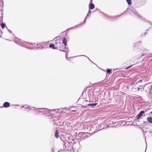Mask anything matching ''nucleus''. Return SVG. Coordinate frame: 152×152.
Here are the masks:
<instances>
[{
    "instance_id": "31",
    "label": "nucleus",
    "mask_w": 152,
    "mask_h": 152,
    "mask_svg": "<svg viewBox=\"0 0 152 152\" xmlns=\"http://www.w3.org/2000/svg\"><path fill=\"white\" fill-rule=\"evenodd\" d=\"M146 56V54H143L141 56L142 57V56Z\"/></svg>"
},
{
    "instance_id": "35",
    "label": "nucleus",
    "mask_w": 152,
    "mask_h": 152,
    "mask_svg": "<svg viewBox=\"0 0 152 152\" xmlns=\"http://www.w3.org/2000/svg\"><path fill=\"white\" fill-rule=\"evenodd\" d=\"M29 44L30 45H33V43H29Z\"/></svg>"
},
{
    "instance_id": "3",
    "label": "nucleus",
    "mask_w": 152,
    "mask_h": 152,
    "mask_svg": "<svg viewBox=\"0 0 152 152\" xmlns=\"http://www.w3.org/2000/svg\"><path fill=\"white\" fill-rule=\"evenodd\" d=\"M39 110L38 111V113H41L44 114H46V112L49 111V109L46 108H39Z\"/></svg>"
},
{
    "instance_id": "29",
    "label": "nucleus",
    "mask_w": 152,
    "mask_h": 152,
    "mask_svg": "<svg viewBox=\"0 0 152 152\" xmlns=\"http://www.w3.org/2000/svg\"><path fill=\"white\" fill-rule=\"evenodd\" d=\"M138 42L134 44V46L135 47Z\"/></svg>"
},
{
    "instance_id": "47",
    "label": "nucleus",
    "mask_w": 152,
    "mask_h": 152,
    "mask_svg": "<svg viewBox=\"0 0 152 152\" xmlns=\"http://www.w3.org/2000/svg\"><path fill=\"white\" fill-rule=\"evenodd\" d=\"M38 113H37L36 114H38Z\"/></svg>"
},
{
    "instance_id": "24",
    "label": "nucleus",
    "mask_w": 152,
    "mask_h": 152,
    "mask_svg": "<svg viewBox=\"0 0 152 152\" xmlns=\"http://www.w3.org/2000/svg\"><path fill=\"white\" fill-rule=\"evenodd\" d=\"M44 43V42H43V43H41V44L39 43V44H38L37 45L41 46L43 45V44Z\"/></svg>"
},
{
    "instance_id": "43",
    "label": "nucleus",
    "mask_w": 152,
    "mask_h": 152,
    "mask_svg": "<svg viewBox=\"0 0 152 152\" xmlns=\"http://www.w3.org/2000/svg\"><path fill=\"white\" fill-rule=\"evenodd\" d=\"M76 143L75 142H73V144H74V143Z\"/></svg>"
},
{
    "instance_id": "4",
    "label": "nucleus",
    "mask_w": 152,
    "mask_h": 152,
    "mask_svg": "<svg viewBox=\"0 0 152 152\" xmlns=\"http://www.w3.org/2000/svg\"><path fill=\"white\" fill-rule=\"evenodd\" d=\"M145 112L143 111H141L135 117L134 120L136 121V120L140 119V117L142 116V115Z\"/></svg>"
},
{
    "instance_id": "28",
    "label": "nucleus",
    "mask_w": 152,
    "mask_h": 152,
    "mask_svg": "<svg viewBox=\"0 0 152 152\" xmlns=\"http://www.w3.org/2000/svg\"><path fill=\"white\" fill-rule=\"evenodd\" d=\"M77 26H78L77 25H76V26H75V27H71V28H69V29H72L73 28H74L75 27H77Z\"/></svg>"
},
{
    "instance_id": "11",
    "label": "nucleus",
    "mask_w": 152,
    "mask_h": 152,
    "mask_svg": "<svg viewBox=\"0 0 152 152\" xmlns=\"http://www.w3.org/2000/svg\"><path fill=\"white\" fill-rule=\"evenodd\" d=\"M147 121L151 123H152V117H148L147 118Z\"/></svg>"
},
{
    "instance_id": "20",
    "label": "nucleus",
    "mask_w": 152,
    "mask_h": 152,
    "mask_svg": "<svg viewBox=\"0 0 152 152\" xmlns=\"http://www.w3.org/2000/svg\"><path fill=\"white\" fill-rule=\"evenodd\" d=\"M91 11L90 10H89L88 11V14H87V15L86 17H87L88 16H89V15H90L91 14Z\"/></svg>"
},
{
    "instance_id": "44",
    "label": "nucleus",
    "mask_w": 152,
    "mask_h": 152,
    "mask_svg": "<svg viewBox=\"0 0 152 152\" xmlns=\"http://www.w3.org/2000/svg\"><path fill=\"white\" fill-rule=\"evenodd\" d=\"M16 106H20V105H18V104H17V105H16Z\"/></svg>"
},
{
    "instance_id": "48",
    "label": "nucleus",
    "mask_w": 152,
    "mask_h": 152,
    "mask_svg": "<svg viewBox=\"0 0 152 152\" xmlns=\"http://www.w3.org/2000/svg\"><path fill=\"white\" fill-rule=\"evenodd\" d=\"M146 137H145V140H146Z\"/></svg>"
},
{
    "instance_id": "23",
    "label": "nucleus",
    "mask_w": 152,
    "mask_h": 152,
    "mask_svg": "<svg viewBox=\"0 0 152 152\" xmlns=\"http://www.w3.org/2000/svg\"><path fill=\"white\" fill-rule=\"evenodd\" d=\"M142 80H140L138 81L136 83V84L138 83H142Z\"/></svg>"
},
{
    "instance_id": "18",
    "label": "nucleus",
    "mask_w": 152,
    "mask_h": 152,
    "mask_svg": "<svg viewBox=\"0 0 152 152\" xmlns=\"http://www.w3.org/2000/svg\"><path fill=\"white\" fill-rule=\"evenodd\" d=\"M1 25L2 28H4L5 26V24L3 23H1Z\"/></svg>"
},
{
    "instance_id": "45",
    "label": "nucleus",
    "mask_w": 152,
    "mask_h": 152,
    "mask_svg": "<svg viewBox=\"0 0 152 152\" xmlns=\"http://www.w3.org/2000/svg\"><path fill=\"white\" fill-rule=\"evenodd\" d=\"M3 107L2 106H1V107H0V108H2V107Z\"/></svg>"
},
{
    "instance_id": "34",
    "label": "nucleus",
    "mask_w": 152,
    "mask_h": 152,
    "mask_svg": "<svg viewBox=\"0 0 152 152\" xmlns=\"http://www.w3.org/2000/svg\"><path fill=\"white\" fill-rule=\"evenodd\" d=\"M140 88H139V87L137 88V89H138V91L140 90Z\"/></svg>"
},
{
    "instance_id": "5",
    "label": "nucleus",
    "mask_w": 152,
    "mask_h": 152,
    "mask_svg": "<svg viewBox=\"0 0 152 152\" xmlns=\"http://www.w3.org/2000/svg\"><path fill=\"white\" fill-rule=\"evenodd\" d=\"M143 132L144 136L145 134H146L147 136H148L149 137H150L152 136V129H151L149 131H143Z\"/></svg>"
},
{
    "instance_id": "30",
    "label": "nucleus",
    "mask_w": 152,
    "mask_h": 152,
    "mask_svg": "<svg viewBox=\"0 0 152 152\" xmlns=\"http://www.w3.org/2000/svg\"><path fill=\"white\" fill-rule=\"evenodd\" d=\"M124 12H123V13H122L121 14V15H118V17H119L120 16H121L122 15V14H124Z\"/></svg>"
},
{
    "instance_id": "16",
    "label": "nucleus",
    "mask_w": 152,
    "mask_h": 152,
    "mask_svg": "<svg viewBox=\"0 0 152 152\" xmlns=\"http://www.w3.org/2000/svg\"><path fill=\"white\" fill-rule=\"evenodd\" d=\"M111 70L110 69H107V73L110 74L111 73Z\"/></svg>"
},
{
    "instance_id": "26",
    "label": "nucleus",
    "mask_w": 152,
    "mask_h": 152,
    "mask_svg": "<svg viewBox=\"0 0 152 152\" xmlns=\"http://www.w3.org/2000/svg\"><path fill=\"white\" fill-rule=\"evenodd\" d=\"M2 32L1 31V30H0V37H1V34H2Z\"/></svg>"
},
{
    "instance_id": "14",
    "label": "nucleus",
    "mask_w": 152,
    "mask_h": 152,
    "mask_svg": "<svg viewBox=\"0 0 152 152\" xmlns=\"http://www.w3.org/2000/svg\"><path fill=\"white\" fill-rule=\"evenodd\" d=\"M139 1L142 4H145L146 2V0H139Z\"/></svg>"
},
{
    "instance_id": "33",
    "label": "nucleus",
    "mask_w": 152,
    "mask_h": 152,
    "mask_svg": "<svg viewBox=\"0 0 152 152\" xmlns=\"http://www.w3.org/2000/svg\"><path fill=\"white\" fill-rule=\"evenodd\" d=\"M87 58L88 59V60L91 61L90 60V58L88 57H87Z\"/></svg>"
},
{
    "instance_id": "36",
    "label": "nucleus",
    "mask_w": 152,
    "mask_h": 152,
    "mask_svg": "<svg viewBox=\"0 0 152 152\" xmlns=\"http://www.w3.org/2000/svg\"><path fill=\"white\" fill-rule=\"evenodd\" d=\"M93 0H90V2L92 3Z\"/></svg>"
},
{
    "instance_id": "37",
    "label": "nucleus",
    "mask_w": 152,
    "mask_h": 152,
    "mask_svg": "<svg viewBox=\"0 0 152 152\" xmlns=\"http://www.w3.org/2000/svg\"><path fill=\"white\" fill-rule=\"evenodd\" d=\"M104 14L107 17H109V16H108L107 15H106V14Z\"/></svg>"
},
{
    "instance_id": "42",
    "label": "nucleus",
    "mask_w": 152,
    "mask_h": 152,
    "mask_svg": "<svg viewBox=\"0 0 152 152\" xmlns=\"http://www.w3.org/2000/svg\"><path fill=\"white\" fill-rule=\"evenodd\" d=\"M150 114H152V111L150 113Z\"/></svg>"
},
{
    "instance_id": "21",
    "label": "nucleus",
    "mask_w": 152,
    "mask_h": 152,
    "mask_svg": "<svg viewBox=\"0 0 152 152\" xmlns=\"http://www.w3.org/2000/svg\"><path fill=\"white\" fill-rule=\"evenodd\" d=\"M87 17H86L84 20V21L83 22V23H80V24L78 26H81L82 24H83V23H84L85 22H86V18Z\"/></svg>"
},
{
    "instance_id": "2",
    "label": "nucleus",
    "mask_w": 152,
    "mask_h": 152,
    "mask_svg": "<svg viewBox=\"0 0 152 152\" xmlns=\"http://www.w3.org/2000/svg\"><path fill=\"white\" fill-rule=\"evenodd\" d=\"M131 11L135 15H137L138 16L141 18V19L147 22L148 23H151V22L149 20L145 19V18H143L142 17H141L139 15L138 13L134 9H132L131 10Z\"/></svg>"
},
{
    "instance_id": "7",
    "label": "nucleus",
    "mask_w": 152,
    "mask_h": 152,
    "mask_svg": "<svg viewBox=\"0 0 152 152\" xmlns=\"http://www.w3.org/2000/svg\"><path fill=\"white\" fill-rule=\"evenodd\" d=\"M10 106V104L8 102H5L3 104V106L4 107L7 108L9 107Z\"/></svg>"
},
{
    "instance_id": "38",
    "label": "nucleus",
    "mask_w": 152,
    "mask_h": 152,
    "mask_svg": "<svg viewBox=\"0 0 152 152\" xmlns=\"http://www.w3.org/2000/svg\"><path fill=\"white\" fill-rule=\"evenodd\" d=\"M129 69V67H127L126 68V69Z\"/></svg>"
},
{
    "instance_id": "10",
    "label": "nucleus",
    "mask_w": 152,
    "mask_h": 152,
    "mask_svg": "<svg viewBox=\"0 0 152 152\" xmlns=\"http://www.w3.org/2000/svg\"><path fill=\"white\" fill-rule=\"evenodd\" d=\"M55 44H50L49 45V47L50 48H52L53 49H56L57 48V47H56V46H55Z\"/></svg>"
},
{
    "instance_id": "50",
    "label": "nucleus",
    "mask_w": 152,
    "mask_h": 152,
    "mask_svg": "<svg viewBox=\"0 0 152 152\" xmlns=\"http://www.w3.org/2000/svg\"><path fill=\"white\" fill-rule=\"evenodd\" d=\"M148 29L147 30V31H148Z\"/></svg>"
},
{
    "instance_id": "22",
    "label": "nucleus",
    "mask_w": 152,
    "mask_h": 152,
    "mask_svg": "<svg viewBox=\"0 0 152 152\" xmlns=\"http://www.w3.org/2000/svg\"><path fill=\"white\" fill-rule=\"evenodd\" d=\"M26 105H25L23 106H22L21 107H20V109L21 110H22V108H24L25 109V107H26Z\"/></svg>"
},
{
    "instance_id": "40",
    "label": "nucleus",
    "mask_w": 152,
    "mask_h": 152,
    "mask_svg": "<svg viewBox=\"0 0 152 152\" xmlns=\"http://www.w3.org/2000/svg\"><path fill=\"white\" fill-rule=\"evenodd\" d=\"M9 32L11 33L12 32V31H11L10 30H8Z\"/></svg>"
},
{
    "instance_id": "9",
    "label": "nucleus",
    "mask_w": 152,
    "mask_h": 152,
    "mask_svg": "<svg viewBox=\"0 0 152 152\" xmlns=\"http://www.w3.org/2000/svg\"><path fill=\"white\" fill-rule=\"evenodd\" d=\"M2 10V8L1 7V5H0V21H1V22L2 21V11H1V10Z\"/></svg>"
},
{
    "instance_id": "17",
    "label": "nucleus",
    "mask_w": 152,
    "mask_h": 152,
    "mask_svg": "<svg viewBox=\"0 0 152 152\" xmlns=\"http://www.w3.org/2000/svg\"><path fill=\"white\" fill-rule=\"evenodd\" d=\"M128 4L129 5H130L132 4V1L131 0H126Z\"/></svg>"
},
{
    "instance_id": "41",
    "label": "nucleus",
    "mask_w": 152,
    "mask_h": 152,
    "mask_svg": "<svg viewBox=\"0 0 152 152\" xmlns=\"http://www.w3.org/2000/svg\"><path fill=\"white\" fill-rule=\"evenodd\" d=\"M44 48V47H43V46H42V47H41V49H42V48Z\"/></svg>"
},
{
    "instance_id": "15",
    "label": "nucleus",
    "mask_w": 152,
    "mask_h": 152,
    "mask_svg": "<svg viewBox=\"0 0 152 152\" xmlns=\"http://www.w3.org/2000/svg\"><path fill=\"white\" fill-rule=\"evenodd\" d=\"M31 109L32 108H31V107L30 106H28L27 105H26L25 109L28 110V111H29L31 110Z\"/></svg>"
},
{
    "instance_id": "49",
    "label": "nucleus",
    "mask_w": 152,
    "mask_h": 152,
    "mask_svg": "<svg viewBox=\"0 0 152 152\" xmlns=\"http://www.w3.org/2000/svg\"><path fill=\"white\" fill-rule=\"evenodd\" d=\"M117 70H118V69L117 68Z\"/></svg>"
},
{
    "instance_id": "32",
    "label": "nucleus",
    "mask_w": 152,
    "mask_h": 152,
    "mask_svg": "<svg viewBox=\"0 0 152 152\" xmlns=\"http://www.w3.org/2000/svg\"><path fill=\"white\" fill-rule=\"evenodd\" d=\"M133 66V65H131V66H129L128 67H129V68H130V67H132V66Z\"/></svg>"
},
{
    "instance_id": "27",
    "label": "nucleus",
    "mask_w": 152,
    "mask_h": 152,
    "mask_svg": "<svg viewBox=\"0 0 152 152\" xmlns=\"http://www.w3.org/2000/svg\"><path fill=\"white\" fill-rule=\"evenodd\" d=\"M73 107V108H72V109H71V110H72V111H73V112H75V111H76V110H73V109H74V107Z\"/></svg>"
},
{
    "instance_id": "6",
    "label": "nucleus",
    "mask_w": 152,
    "mask_h": 152,
    "mask_svg": "<svg viewBox=\"0 0 152 152\" xmlns=\"http://www.w3.org/2000/svg\"><path fill=\"white\" fill-rule=\"evenodd\" d=\"M95 7V5L92 3H90L89 4V10H93Z\"/></svg>"
},
{
    "instance_id": "25",
    "label": "nucleus",
    "mask_w": 152,
    "mask_h": 152,
    "mask_svg": "<svg viewBox=\"0 0 152 152\" xmlns=\"http://www.w3.org/2000/svg\"><path fill=\"white\" fill-rule=\"evenodd\" d=\"M78 56H76V57ZM85 56V57H87L86 56L84 55H81L80 56ZM75 57H76V56H75Z\"/></svg>"
},
{
    "instance_id": "39",
    "label": "nucleus",
    "mask_w": 152,
    "mask_h": 152,
    "mask_svg": "<svg viewBox=\"0 0 152 152\" xmlns=\"http://www.w3.org/2000/svg\"><path fill=\"white\" fill-rule=\"evenodd\" d=\"M129 69V67H127L126 68V69Z\"/></svg>"
},
{
    "instance_id": "13",
    "label": "nucleus",
    "mask_w": 152,
    "mask_h": 152,
    "mask_svg": "<svg viewBox=\"0 0 152 152\" xmlns=\"http://www.w3.org/2000/svg\"><path fill=\"white\" fill-rule=\"evenodd\" d=\"M55 137L56 138H58L59 137V135L58 130H56L55 132Z\"/></svg>"
},
{
    "instance_id": "46",
    "label": "nucleus",
    "mask_w": 152,
    "mask_h": 152,
    "mask_svg": "<svg viewBox=\"0 0 152 152\" xmlns=\"http://www.w3.org/2000/svg\"><path fill=\"white\" fill-rule=\"evenodd\" d=\"M146 34V32L144 34Z\"/></svg>"
},
{
    "instance_id": "19",
    "label": "nucleus",
    "mask_w": 152,
    "mask_h": 152,
    "mask_svg": "<svg viewBox=\"0 0 152 152\" xmlns=\"http://www.w3.org/2000/svg\"><path fill=\"white\" fill-rule=\"evenodd\" d=\"M72 107H69L68 108H67L66 107H65L63 109V110H70L72 108H73Z\"/></svg>"
},
{
    "instance_id": "1",
    "label": "nucleus",
    "mask_w": 152,
    "mask_h": 152,
    "mask_svg": "<svg viewBox=\"0 0 152 152\" xmlns=\"http://www.w3.org/2000/svg\"><path fill=\"white\" fill-rule=\"evenodd\" d=\"M62 42H61L58 40H56L55 45L57 48H59V50L64 52H66V58L67 59L68 53H66V50H63V49L66 48V47L67 42L66 38L65 37H64L62 39Z\"/></svg>"
},
{
    "instance_id": "12",
    "label": "nucleus",
    "mask_w": 152,
    "mask_h": 152,
    "mask_svg": "<svg viewBox=\"0 0 152 152\" xmlns=\"http://www.w3.org/2000/svg\"><path fill=\"white\" fill-rule=\"evenodd\" d=\"M32 109H31V110H36V111H38L39 110V108H36L35 107H31Z\"/></svg>"
},
{
    "instance_id": "8",
    "label": "nucleus",
    "mask_w": 152,
    "mask_h": 152,
    "mask_svg": "<svg viewBox=\"0 0 152 152\" xmlns=\"http://www.w3.org/2000/svg\"><path fill=\"white\" fill-rule=\"evenodd\" d=\"M98 104L97 103H91V104H88L87 105L88 107H91L92 108H93L94 107L97 105Z\"/></svg>"
}]
</instances>
